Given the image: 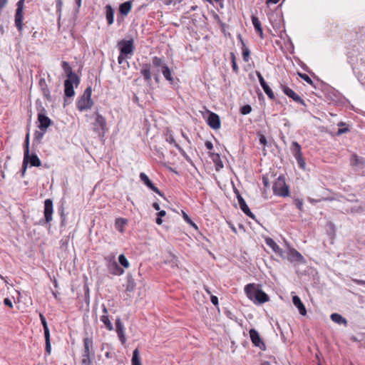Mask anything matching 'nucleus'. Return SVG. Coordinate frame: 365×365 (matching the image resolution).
Wrapping results in <instances>:
<instances>
[{
	"label": "nucleus",
	"mask_w": 365,
	"mask_h": 365,
	"mask_svg": "<svg viewBox=\"0 0 365 365\" xmlns=\"http://www.w3.org/2000/svg\"><path fill=\"white\" fill-rule=\"evenodd\" d=\"M151 64L143 63L140 68V74L143 76L145 82L150 83L151 81Z\"/></svg>",
	"instance_id": "412c9836"
},
{
	"label": "nucleus",
	"mask_w": 365,
	"mask_h": 365,
	"mask_svg": "<svg viewBox=\"0 0 365 365\" xmlns=\"http://www.w3.org/2000/svg\"><path fill=\"white\" fill-rule=\"evenodd\" d=\"M294 205L300 210H303V200L299 198H296L294 200Z\"/></svg>",
	"instance_id": "5fc2aeb1"
},
{
	"label": "nucleus",
	"mask_w": 365,
	"mask_h": 365,
	"mask_svg": "<svg viewBox=\"0 0 365 365\" xmlns=\"http://www.w3.org/2000/svg\"><path fill=\"white\" fill-rule=\"evenodd\" d=\"M81 364L82 365H91L92 364L91 358H82Z\"/></svg>",
	"instance_id": "680f3d73"
},
{
	"label": "nucleus",
	"mask_w": 365,
	"mask_h": 365,
	"mask_svg": "<svg viewBox=\"0 0 365 365\" xmlns=\"http://www.w3.org/2000/svg\"><path fill=\"white\" fill-rule=\"evenodd\" d=\"M63 6V0H56V11L59 14H58V21L61 18V11Z\"/></svg>",
	"instance_id": "603ef678"
},
{
	"label": "nucleus",
	"mask_w": 365,
	"mask_h": 365,
	"mask_svg": "<svg viewBox=\"0 0 365 365\" xmlns=\"http://www.w3.org/2000/svg\"><path fill=\"white\" fill-rule=\"evenodd\" d=\"M330 318L334 322L338 324L346 325L347 324V320L338 313L331 314Z\"/></svg>",
	"instance_id": "473e14b6"
},
{
	"label": "nucleus",
	"mask_w": 365,
	"mask_h": 365,
	"mask_svg": "<svg viewBox=\"0 0 365 365\" xmlns=\"http://www.w3.org/2000/svg\"><path fill=\"white\" fill-rule=\"evenodd\" d=\"M80 81H76V79H66L64 81V93L67 98H71L74 96L75 91L73 89V84L78 86Z\"/></svg>",
	"instance_id": "4468645a"
},
{
	"label": "nucleus",
	"mask_w": 365,
	"mask_h": 365,
	"mask_svg": "<svg viewBox=\"0 0 365 365\" xmlns=\"http://www.w3.org/2000/svg\"><path fill=\"white\" fill-rule=\"evenodd\" d=\"M38 85H39V87L41 88V89L42 91L43 96L46 99L51 100L50 91H49V89L48 88V86H47L46 80L44 78H41L39 80Z\"/></svg>",
	"instance_id": "cd10ccee"
},
{
	"label": "nucleus",
	"mask_w": 365,
	"mask_h": 365,
	"mask_svg": "<svg viewBox=\"0 0 365 365\" xmlns=\"http://www.w3.org/2000/svg\"><path fill=\"white\" fill-rule=\"evenodd\" d=\"M252 111V107L250 105H245L240 108L242 115H247Z\"/></svg>",
	"instance_id": "3c124183"
},
{
	"label": "nucleus",
	"mask_w": 365,
	"mask_h": 365,
	"mask_svg": "<svg viewBox=\"0 0 365 365\" xmlns=\"http://www.w3.org/2000/svg\"><path fill=\"white\" fill-rule=\"evenodd\" d=\"M23 19H24V14L23 11H16L15 14V26H16L19 31H21L23 29Z\"/></svg>",
	"instance_id": "c85d7f7f"
},
{
	"label": "nucleus",
	"mask_w": 365,
	"mask_h": 365,
	"mask_svg": "<svg viewBox=\"0 0 365 365\" xmlns=\"http://www.w3.org/2000/svg\"><path fill=\"white\" fill-rule=\"evenodd\" d=\"M266 244L272 249V250L277 254L279 257H281L283 259H285V255L282 248L279 247V246L274 242V240L270 237H267L265 239Z\"/></svg>",
	"instance_id": "6ab92c4d"
},
{
	"label": "nucleus",
	"mask_w": 365,
	"mask_h": 365,
	"mask_svg": "<svg viewBox=\"0 0 365 365\" xmlns=\"http://www.w3.org/2000/svg\"><path fill=\"white\" fill-rule=\"evenodd\" d=\"M94 130L98 132H102L104 133L106 132V118L98 113H96L95 122L93 123Z\"/></svg>",
	"instance_id": "ddd939ff"
},
{
	"label": "nucleus",
	"mask_w": 365,
	"mask_h": 365,
	"mask_svg": "<svg viewBox=\"0 0 365 365\" xmlns=\"http://www.w3.org/2000/svg\"><path fill=\"white\" fill-rule=\"evenodd\" d=\"M178 262L177 257L172 253H170L168 258L164 260V263L169 264L172 268L178 267Z\"/></svg>",
	"instance_id": "f704fd0d"
},
{
	"label": "nucleus",
	"mask_w": 365,
	"mask_h": 365,
	"mask_svg": "<svg viewBox=\"0 0 365 365\" xmlns=\"http://www.w3.org/2000/svg\"><path fill=\"white\" fill-rule=\"evenodd\" d=\"M207 123L210 128L215 130L219 129L221 125L220 116L213 112H209Z\"/></svg>",
	"instance_id": "dca6fc26"
},
{
	"label": "nucleus",
	"mask_w": 365,
	"mask_h": 365,
	"mask_svg": "<svg viewBox=\"0 0 365 365\" xmlns=\"http://www.w3.org/2000/svg\"><path fill=\"white\" fill-rule=\"evenodd\" d=\"M350 165L359 169L364 168L365 167V158L353 154L350 158Z\"/></svg>",
	"instance_id": "aec40b11"
},
{
	"label": "nucleus",
	"mask_w": 365,
	"mask_h": 365,
	"mask_svg": "<svg viewBox=\"0 0 365 365\" xmlns=\"http://www.w3.org/2000/svg\"><path fill=\"white\" fill-rule=\"evenodd\" d=\"M91 94L92 88L91 86H88L76 102V107L80 111L86 110L93 106V102L91 99Z\"/></svg>",
	"instance_id": "f03ea898"
},
{
	"label": "nucleus",
	"mask_w": 365,
	"mask_h": 365,
	"mask_svg": "<svg viewBox=\"0 0 365 365\" xmlns=\"http://www.w3.org/2000/svg\"><path fill=\"white\" fill-rule=\"evenodd\" d=\"M259 140L261 145H266L267 144V138L264 135H260Z\"/></svg>",
	"instance_id": "69168bd1"
},
{
	"label": "nucleus",
	"mask_w": 365,
	"mask_h": 365,
	"mask_svg": "<svg viewBox=\"0 0 365 365\" xmlns=\"http://www.w3.org/2000/svg\"><path fill=\"white\" fill-rule=\"evenodd\" d=\"M210 158L213 161L215 165V170L219 171L220 169L223 168V163L221 160L220 155L218 153H210L209 154Z\"/></svg>",
	"instance_id": "b1692460"
},
{
	"label": "nucleus",
	"mask_w": 365,
	"mask_h": 365,
	"mask_svg": "<svg viewBox=\"0 0 365 365\" xmlns=\"http://www.w3.org/2000/svg\"><path fill=\"white\" fill-rule=\"evenodd\" d=\"M175 147L178 149V150L180 151V154L184 158H185V159L187 160H189L188 156H187V153H185V151L177 143H175Z\"/></svg>",
	"instance_id": "4d7b16f0"
},
{
	"label": "nucleus",
	"mask_w": 365,
	"mask_h": 365,
	"mask_svg": "<svg viewBox=\"0 0 365 365\" xmlns=\"http://www.w3.org/2000/svg\"><path fill=\"white\" fill-rule=\"evenodd\" d=\"M242 58H243L244 61L248 62L250 60V51L247 47H246L245 43H242Z\"/></svg>",
	"instance_id": "ea45409f"
},
{
	"label": "nucleus",
	"mask_w": 365,
	"mask_h": 365,
	"mask_svg": "<svg viewBox=\"0 0 365 365\" xmlns=\"http://www.w3.org/2000/svg\"><path fill=\"white\" fill-rule=\"evenodd\" d=\"M131 364L132 365H142L140 359V352L138 348L135 349L133 351Z\"/></svg>",
	"instance_id": "c9c22d12"
},
{
	"label": "nucleus",
	"mask_w": 365,
	"mask_h": 365,
	"mask_svg": "<svg viewBox=\"0 0 365 365\" xmlns=\"http://www.w3.org/2000/svg\"><path fill=\"white\" fill-rule=\"evenodd\" d=\"M363 211H364V209L361 206H354L350 209L349 212L351 213H356V212H361Z\"/></svg>",
	"instance_id": "bf43d9fd"
},
{
	"label": "nucleus",
	"mask_w": 365,
	"mask_h": 365,
	"mask_svg": "<svg viewBox=\"0 0 365 365\" xmlns=\"http://www.w3.org/2000/svg\"><path fill=\"white\" fill-rule=\"evenodd\" d=\"M53 212V200L51 199L45 200L44 209H43L44 218L41 219L39 221V224L41 225H44L46 224L50 223L51 221L52 220Z\"/></svg>",
	"instance_id": "39448f33"
},
{
	"label": "nucleus",
	"mask_w": 365,
	"mask_h": 365,
	"mask_svg": "<svg viewBox=\"0 0 365 365\" xmlns=\"http://www.w3.org/2000/svg\"><path fill=\"white\" fill-rule=\"evenodd\" d=\"M234 192L236 195V197L237 198V200H238V202H239L240 207L241 210L246 215H247L250 218L255 220V215L250 210L248 205H247V203H246L245 200H244V198L240 195L239 190L237 188L234 187Z\"/></svg>",
	"instance_id": "9d476101"
},
{
	"label": "nucleus",
	"mask_w": 365,
	"mask_h": 365,
	"mask_svg": "<svg viewBox=\"0 0 365 365\" xmlns=\"http://www.w3.org/2000/svg\"><path fill=\"white\" fill-rule=\"evenodd\" d=\"M108 269L110 273L115 275H121L124 272L123 269L121 268L116 262L110 263Z\"/></svg>",
	"instance_id": "393cba45"
},
{
	"label": "nucleus",
	"mask_w": 365,
	"mask_h": 365,
	"mask_svg": "<svg viewBox=\"0 0 365 365\" xmlns=\"http://www.w3.org/2000/svg\"><path fill=\"white\" fill-rule=\"evenodd\" d=\"M280 87H281L283 93L286 96H287L289 98H292L294 101L306 106L304 101L297 93H296L292 89H291L290 88H289L287 86H284L283 84H281Z\"/></svg>",
	"instance_id": "f8f14e48"
},
{
	"label": "nucleus",
	"mask_w": 365,
	"mask_h": 365,
	"mask_svg": "<svg viewBox=\"0 0 365 365\" xmlns=\"http://www.w3.org/2000/svg\"><path fill=\"white\" fill-rule=\"evenodd\" d=\"M127 224V220L123 218H117L115 220V226L120 232H123V227Z\"/></svg>",
	"instance_id": "79ce46f5"
},
{
	"label": "nucleus",
	"mask_w": 365,
	"mask_h": 365,
	"mask_svg": "<svg viewBox=\"0 0 365 365\" xmlns=\"http://www.w3.org/2000/svg\"><path fill=\"white\" fill-rule=\"evenodd\" d=\"M46 130H43V129L35 131L34 140H33V146H37L41 143V140H42L44 134L46 133Z\"/></svg>",
	"instance_id": "c756f323"
},
{
	"label": "nucleus",
	"mask_w": 365,
	"mask_h": 365,
	"mask_svg": "<svg viewBox=\"0 0 365 365\" xmlns=\"http://www.w3.org/2000/svg\"><path fill=\"white\" fill-rule=\"evenodd\" d=\"M27 155H28V143H26V155H24V160H23L22 170H21L22 176H24L25 175V173L27 169V165H28Z\"/></svg>",
	"instance_id": "a19ab883"
},
{
	"label": "nucleus",
	"mask_w": 365,
	"mask_h": 365,
	"mask_svg": "<svg viewBox=\"0 0 365 365\" xmlns=\"http://www.w3.org/2000/svg\"><path fill=\"white\" fill-rule=\"evenodd\" d=\"M256 75L259 79V83L264 91V93L267 95V96L272 99H274V94L270 87L267 85L266 81H264L263 76H262L259 71H256Z\"/></svg>",
	"instance_id": "f3484780"
},
{
	"label": "nucleus",
	"mask_w": 365,
	"mask_h": 365,
	"mask_svg": "<svg viewBox=\"0 0 365 365\" xmlns=\"http://www.w3.org/2000/svg\"><path fill=\"white\" fill-rule=\"evenodd\" d=\"M162 73L164 76V78L170 82V83L173 84L174 82L173 77L172 76V71L169 68V67L166 66H163L161 69Z\"/></svg>",
	"instance_id": "2f4dec72"
},
{
	"label": "nucleus",
	"mask_w": 365,
	"mask_h": 365,
	"mask_svg": "<svg viewBox=\"0 0 365 365\" xmlns=\"http://www.w3.org/2000/svg\"><path fill=\"white\" fill-rule=\"evenodd\" d=\"M319 196L320 197L317 198V199H314V198L309 197L308 200L312 203H316V202H319L322 200H333V198L326 197H324L323 195H319Z\"/></svg>",
	"instance_id": "de8ad7c7"
},
{
	"label": "nucleus",
	"mask_w": 365,
	"mask_h": 365,
	"mask_svg": "<svg viewBox=\"0 0 365 365\" xmlns=\"http://www.w3.org/2000/svg\"><path fill=\"white\" fill-rule=\"evenodd\" d=\"M26 142H28V164L29 163L31 166L33 167H39L41 165V162L37 155L36 153H32L30 155L29 153V133H27L25 137L24 144V155H26Z\"/></svg>",
	"instance_id": "423d86ee"
},
{
	"label": "nucleus",
	"mask_w": 365,
	"mask_h": 365,
	"mask_svg": "<svg viewBox=\"0 0 365 365\" xmlns=\"http://www.w3.org/2000/svg\"><path fill=\"white\" fill-rule=\"evenodd\" d=\"M152 63L155 67H160L161 68L163 66H166V64L163 63V59L158 56H154L153 58Z\"/></svg>",
	"instance_id": "c03bdc74"
},
{
	"label": "nucleus",
	"mask_w": 365,
	"mask_h": 365,
	"mask_svg": "<svg viewBox=\"0 0 365 365\" xmlns=\"http://www.w3.org/2000/svg\"><path fill=\"white\" fill-rule=\"evenodd\" d=\"M101 321L104 324L106 327L109 330L111 331L113 329V327L112 323L110 322L108 316V315H102L101 317Z\"/></svg>",
	"instance_id": "4c0bfd02"
},
{
	"label": "nucleus",
	"mask_w": 365,
	"mask_h": 365,
	"mask_svg": "<svg viewBox=\"0 0 365 365\" xmlns=\"http://www.w3.org/2000/svg\"><path fill=\"white\" fill-rule=\"evenodd\" d=\"M130 57H126L125 55H123L121 53H120V55L118 57V63L119 64H122L125 58H129Z\"/></svg>",
	"instance_id": "0e129e2a"
},
{
	"label": "nucleus",
	"mask_w": 365,
	"mask_h": 365,
	"mask_svg": "<svg viewBox=\"0 0 365 365\" xmlns=\"http://www.w3.org/2000/svg\"><path fill=\"white\" fill-rule=\"evenodd\" d=\"M296 160L297 161V163L299 165V166L301 168H304L305 167V161L304 160L303 158H302V153H300L299 154V155H295L294 156Z\"/></svg>",
	"instance_id": "09e8293b"
},
{
	"label": "nucleus",
	"mask_w": 365,
	"mask_h": 365,
	"mask_svg": "<svg viewBox=\"0 0 365 365\" xmlns=\"http://www.w3.org/2000/svg\"><path fill=\"white\" fill-rule=\"evenodd\" d=\"M115 327L116 332L120 341L122 343H124L125 341V337L124 334V327L120 318H118L115 321Z\"/></svg>",
	"instance_id": "5701e85b"
},
{
	"label": "nucleus",
	"mask_w": 365,
	"mask_h": 365,
	"mask_svg": "<svg viewBox=\"0 0 365 365\" xmlns=\"http://www.w3.org/2000/svg\"><path fill=\"white\" fill-rule=\"evenodd\" d=\"M139 177L148 188L151 187V186L153 185L152 181L149 179L148 176L145 173H140Z\"/></svg>",
	"instance_id": "58836bf2"
},
{
	"label": "nucleus",
	"mask_w": 365,
	"mask_h": 365,
	"mask_svg": "<svg viewBox=\"0 0 365 365\" xmlns=\"http://www.w3.org/2000/svg\"><path fill=\"white\" fill-rule=\"evenodd\" d=\"M183 218L185 220V222H187L189 225H190L195 230L198 229L197 225L190 219V217L185 212H183Z\"/></svg>",
	"instance_id": "8fccbe9b"
},
{
	"label": "nucleus",
	"mask_w": 365,
	"mask_h": 365,
	"mask_svg": "<svg viewBox=\"0 0 365 365\" xmlns=\"http://www.w3.org/2000/svg\"><path fill=\"white\" fill-rule=\"evenodd\" d=\"M349 130V128L346 126L344 128H339L336 133L338 135H340L341 134L347 133Z\"/></svg>",
	"instance_id": "e2e57ef3"
},
{
	"label": "nucleus",
	"mask_w": 365,
	"mask_h": 365,
	"mask_svg": "<svg viewBox=\"0 0 365 365\" xmlns=\"http://www.w3.org/2000/svg\"><path fill=\"white\" fill-rule=\"evenodd\" d=\"M4 304L6 305V306H8L10 308H12L13 307V303L11 302V300L9 299V298H5L4 299Z\"/></svg>",
	"instance_id": "338daca9"
},
{
	"label": "nucleus",
	"mask_w": 365,
	"mask_h": 365,
	"mask_svg": "<svg viewBox=\"0 0 365 365\" xmlns=\"http://www.w3.org/2000/svg\"><path fill=\"white\" fill-rule=\"evenodd\" d=\"M251 19H252V22L253 26H254L256 32L257 34H259V35L262 38V35H263L262 28L261 23H260L258 17L252 15Z\"/></svg>",
	"instance_id": "7c9ffc66"
},
{
	"label": "nucleus",
	"mask_w": 365,
	"mask_h": 365,
	"mask_svg": "<svg viewBox=\"0 0 365 365\" xmlns=\"http://www.w3.org/2000/svg\"><path fill=\"white\" fill-rule=\"evenodd\" d=\"M93 344L91 338L86 337L83 339V352L82 354V358H91V356L94 354L92 351Z\"/></svg>",
	"instance_id": "2eb2a0df"
},
{
	"label": "nucleus",
	"mask_w": 365,
	"mask_h": 365,
	"mask_svg": "<svg viewBox=\"0 0 365 365\" xmlns=\"http://www.w3.org/2000/svg\"><path fill=\"white\" fill-rule=\"evenodd\" d=\"M250 337L255 346L259 348L262 351L266 349L264 342L262 341L259 332L255 329H251L250 330Z\"/></svg>",
	"instance_id": "9b49d317"
},
{
	"label": "nucleus",
	"mask_w": 365,
	"mask_h": 365,
	"mask_svg": "<svg viewBox=\"0 0 365 365\" xmlns=\"http://www.w3.org/2000/svg\"><path fill=\"white\" fill-rule=\"evenodd\" d=\"M17 8H16V11H23L24 10V0H19L18 2H17Z\"/></svg>",
	"instance_id": "052dcab7"
},
{
	"label": "nucleus",
	"mask_w": 365,
	"mask_h": 365,
	"mask_svg": "<svg viewBox=\"0 0 365 365\" xmlns=\"http://www.w3.org/2000/svg\"><path fill=\"white\" fill-rule=\"evenodd\" d=\"M285 259H287L292 263L297 262L298 264H304L306 262L304 257L297 250L289 248L288 251L284 253Z\"/></svg>",
	"instance_id": "6e6552de"
},
{
	"label": "nucleus",
	"mask_w": 365,
	"mask_h": 365,
	"mask_svg": "<svg viewBox=\"0 0 365 365\" xmlns=\"http://www.w3.org/2000/svg\"><path fill=\"white\" fill-rule=\"evenodd\" d=\"M299 77L303 79L304 81H306L307 83L310 84V85H312L313 84V81L311 79V78L305 74V73H299Z\"/></svg>",
	"instance_id": "864d4df0"
},
{
	"label": "nucleus",
	"mask_w": 365,
	"mask_h": 365,
	"mask_svg": "<svg viewBox=\"0 0 365 365\" xmlns=\"http://www.w3.org/2000/svg\"><path fill=\"white\" fill-rule=\"evenodd\" d=\"M292 302L293 304L298 309L300 314L302 316H305L307 314V309L305 306L298 296L295 295L292 297Z\"/></svg>",
	"instance_id": "4be33fe9"
},
{
	"label": "nucleus",
	"mask_w": 365,
	"mask_h": 365,
	"mask_svg": "<svg viewBox=\"0 0 365 365\" xmlns=\"http://www.w3.org/2000/svg\"><path fill=\"white\" fill-rule=\"evenodd\" d=\"M105 9L107 23L111 25L114 22V9L110 4L106 5Z\"/></svg>",
	"instance_id": "a878e982"
},
{
	"label": "nucleus",
	"mask_w": 365,
	"mask_h": 365,
	"mask_svg": "<svg viewBox=\"0 0 365 365\" xmlns=\"http://www.w3.org/2000/svg\"><path fill=\"white\" fill-rule=\"evenodd\" d=\"M39 317L43 328V333L46 342V351L48 354H50L51 351L50 331L45 317L42 314H40Z\"/></svg>",
	"instance_id": "1a4fd4ad"
},
{
	"label": "nucleus",
	"mask_w": 365,
	"mask_h": 365,
	"mask_svg": "<svg viewBox=\"0 0 365 365\" xmlns=\"http://www.w3.org/2000/svg\"><path fill=\"white\" fill-rule=\"evenodd\" d=\"M247 297L255 304H262L269 301V296L254 283L248 284L245 287Z\"/></svg>",
	"instance_id": "f257e3e1"
},
{
	"label": "nucleus",
	"mask_w": 365,
	"mask_h": 365,
	"mask_svg": "<svg viewBox=\"0 0 365 365\" xmlns=\"http://www.w3.org/2000/svg\"><path fill=\"white\" fill-rule=\"evenodd\" d=\"M61 66L67 76V79H76V81H80L79 76L73 72L72 68L71 67L69 63L63 61L61 63Z\"/></svg>",
	"instance_id": "a211bd4d"
},
{
	"label": "nucleus",
	"mask_w": 365,
	"mask_h": 365,
	"mask_svg": "<svg viewBox=\"0 0 365 365\" xmlns=\"http://www.w3.org/2000/svg\"><path fill=\"white\" fill-rule=\"evenodd\" d=\"M210 301H211L212 304L215 306L218 304V298L216 296L211 295Z\"/></svg>",
	"instance_id": "774afa93"
},
{
	"label": "nucleus",
	"mask_w": 365,
	"mask_h": 365,
	"mask_svg": "<svg viewBox=\"0 0 365 365\" xmlns=\"http://www.w3.org/2000/svg\"><path fill=\"white\" fill-rule=\"evenodd\" d=\"M274 195L281 197H287L289 195V186L286 184L285 178L280 175L275 180L272 186Z\"/></svg>",
	"instance_id": "7ed1b4c3"
},
{
	"label": "nucleus",
	"mask_w": 365,
	"mask_h": 365,
	"mask_svg": "<svg viewBox=\"0 0 365 365\" xmlns=\"http://www.w3.org/2000/svg\"><path fill=\"white\" fill-rule=\"evenodd\" d=\"M135 282L133 279V276L130 274H128L127 276V285H126V291L128 292H132L135 289Z\"/></svg>",
	"instance_id": "72a5a7b5"
},
{
	"label": "nucleus",
	"mask_w": 365,
	"mask_h": 365,
	"mask_svg": "<svg viewBox=\"0 0 365 365\" xmlns=\"http://www.w3.org/2000/svg\"><path fill=\"white\" fill-rule=\"evenodd\" d=\"M40 130H47L48 128L53 123L52 120L46 115V110L44 108L41 107L38 113L37 118Z\"/></svg>",
	"instance_id": "0eeeda50"
},
{
	"label": "nucleus",
	"mask_w": 365,
	"mask_h": 365,
	"mask_svg": "<svg viewBox=\"0 0 365 365\" xmlns=\"http://www.w3.org/2000/svg\"><path fill=\"white\" fill-rule=\"evenodd\" d=\"M291 150L294 156L299 155V154L302 153L301 145L297 142L294 141L292 144Z\"/></svg>",
	"instance_id": "e433bc0d"
},
{
	"label": "nucleus",
	"mask_w": 365,
	"mask_h": 365,
	"mask_svg": "<svg viewBox=\"0 0 365 365\" xmlns=\"http://www.w3.org/2000/svg\"><path fill=\"white\" fill-rule=\"evenodd\" d=\"M120 53L126 57H130L134 53L135 46L133 39L121 40L118 43Z\"/></svg>",
	"instance_id": "20e7f679"
},
{
	"label": "nucleus",
	"mask_w": 365,
	"mask_h": 365,
	"mask_svg": "<svg viewBox=\"0 0 365 365\" xmlns=\"http://www.w3.org/2000/svg\"><path fill=\"white\" fill-rule=\"evenodd\" d=\"M230 58H231L232 68L233 71L235 73H238V72H239V67H238V66L237 64V62H236L235 54L233 52L230 53Z\"/></svg>",
	"instance_id": "37998d69"
},
{
	"label": "nucleus",
	"mask_w": 365,
	"mask_h": 365,
	"mask_svg": "<svg viewBox=\"0 0 365 365\" xmlns=\"http://www.w3.org/2000/svg\"><path fill=\"white\" fill-rule=\"evenodd\" d=\"M132 6H133V4H132L131 1H125V2L120 4L119 12L120 13V14H122L123 16H127L131 11Z\"/></svg>",
	"instance_id": "bb28decb"
},
{
	"label": "nucleus",
	"mask_w": 365,
	"mask_h": 365,
	"mask_svg": "<svg viewBox=\"0 0 365 365\" xmlns=\"http://www.w3.org/2000/svg\"><path fill=\"white\" fill-rule=\"evenodd\" d=\"M118 262L125 268H128L129 267V262L125 256L123 254L119 255Z\"/></svg>",
	"instance_id": "49530a36"
},
{
	"label": "nucleus",
	"mask_w": 365,
	"mask_h": 365,
	"mask_svg": "<svg viewBox=\"0 0 365 365\" xmlns=\"http://www.w3.org/2000/svg\"><path fill=\"white\" fill-rule=\"evenodd\" d=\"M150 189L163 198H165L164 194L156 186H155L154 184L151 186V187H150Z\"/></svg>",
	"instance_id": "13d9d810"
},
{
	"label": "nucleus",
	"mask_w": 365,
	"mask_h": 365,
	"mask_svg": "<svg viewBox=\"0 0 365 365\" xmlns=\"http://www.w3.org/2000/svg\"><path fill=\"white\" fill-rule=\"evenodd\" d=\"M175 147L178 149V150L180 151V154L184 158H185V159L187 160H189L188 156H187V153H185V151L177 143H175Z\"/></svg>",
	"instance_id": "6e6d98bb"
},
{
	"label": "nucleus",
	"mask_w": 365,
	"mask_h": 365,
	"mask_svg": "<svg viewBox=\"0 0 365 365\" xmlns=\"http://www.w3.org/2000/svg\"><path fill=\"white\" fill-rule=\"evenodd\" d=\"M58 212L61 217V227H65L66 225V218L64 212V207L62 206L58 209Z\"/></svg>",
	"instance_id": "a18cd8bd"
}]
</instances>
